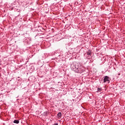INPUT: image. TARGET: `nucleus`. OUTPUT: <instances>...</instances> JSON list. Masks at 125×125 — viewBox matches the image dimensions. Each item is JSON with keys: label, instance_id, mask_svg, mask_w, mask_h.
Wrapping results in <instances>:
<instances>
[{"label": "nucleus", "instance_id": "1", "mask_svg": "<svg viewBox=\"0 0 125 125\" xmlns=\"http://www.w3.org/2000/svg\"><path fill=\"white\" fill-rule=\"evenodd\" d=\"M106 82H110V78L108 76H105L104 79V82L106 83Z\"/></svg>", "mask_w": 125, "mask_h": 125}, {"label": "nucleus", "instance_id": "2", "mask_svg": "<svg viewBox=\"0 0 125 125\" xmlns=\"http://www.w3.org/2000/svg\"><path fill=\"white\" fill-rule=\"evenodd\" d=\"M58 119H61V117H62V113H61V112H59L58 114H57Z\"/></svg>", "mask_w": 125, "mask_h": 125}, {"label": "nucleus", "instance_id": "3", "mask_svg": "<svg viewBox=\"0 0 125 125\" xmlns=\"http://www.w3.org/2000/svg\"><path fill=\"white\" fill-rule=\"evenodd\" d=\"M79 70H80V68H78L77 67H75V71H76V72H77V73H80V71H79Z\"/></svg>", "mask_w": 125, "mask_h": 125}, {"label": "nucleus", "instance_id": "4", "mask_svg": "<svg viewBox=\"0 0 125 125\" xmlns=\"http://www.w3.org/2000/svg\"><path fill=\"white\" fill-rule=\"evenodd\" d=\"M87 55H91V51L88 50L87 51Z\"/></svg>", "mask_w": 125, "mask_h": 125}, {"label": "nucleus", "instance_id": "5", "mask_svg": "<svg viewBox=\"0 0 125 125\" xmlns=\"http://www.w3.org/2000/svg\"><path fill=\"white\" fill-rule=\"evenodd\" d=\"M14 124H19V121L18 120H15L14 121Z\"/></svg>", "mask_w": 125, "mask_h": 125}, {"label": "nucleus", "instance_id": "6", "mask_svg": "<svg viewBox=\"0 0 125 125\" xmlns=\"http://www.w3.org/2000/svg\"><path fill=\"white\" fill-rule=\"evenodd\" d=\"M53 125H58V124L56 123V124H54Z\"/></svg>", "mask_w": 125, "mask_h": 125}, {"label": "nucleus", "instance_id": "7", "mask_svg": "<svg viewBox=\"0 0 125 125\" xmlns=\"http://www.w3.org/2000/svg\"><path fill=\"white\" fill-rule=\"evenodd\" d=\"M99 90H100V88H98Z\"/></svg>", "mask_w": 125, "mask_h": 125}, {"label": "nucleus", "instance_id": "8", "mask_svg": "<svg viewBox=\"0 0 125 125\" xmlns=\"http://www.w3.org/2000/svg\"><path fill=\"white\" fill-rule=\"evenodd\" d=\"M99 90H100V88H98Z\"/></svg>", "mask_w": 125, "mask_h": 125}]
</instances>
